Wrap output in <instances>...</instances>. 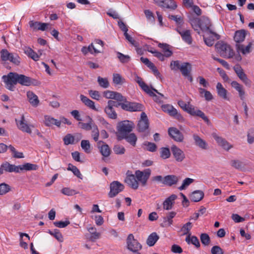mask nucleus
Wrapping results in <instances>:
<instances>
[{
  "mask_svg": "<svg viewBox=\"0 0 254 254\" xmlns=\"http://www.w3.org/2000/svg\"><path fill=\"white\" fill-rule=\"evenodd\" d=\"M135 81L138 83L141 89L144 91L145 93L148 94L149 96L153 97L154 100L156 102H160V100L158 97L154 93V92L159 95L160 96L163 97L164 95L159 93L156 89L153 87H150L148 86L142 80V79L136 75L135 78Z\"/></svg>",
  "mask_w": 254,
  "mask_h": 254,
  "instance_id": "1",
  "label": "nucleus"
},
{
  "mask_svg": "<svg viewBox=\"0 0 254 254\" xmlns=\"http://www.w3.org/2000/svg\"><path fill=\"white\" fill-rule=\"evenodd\" d=\"M200 29L208 35H212L216 39H219L220 36L215 31L210 19L206 17L201 18Z\"/></svg>",
  "mask_w": 254,
  "mask_h": 254,
  "instance_id": "2",
  "label": "nucleus"
},
{
  "mask_svg": "<svg viewBox=\"0 0 254 254\" xmlns=\"http://www.w3.org/2000/svg\"><path fill=\"white\" fill-rule=\"evenodd\" d=\"M217 52L221 56L225 58H231L234 55V52L231 46L223 42H218L215 45Z\"/></svg>",
  "mask_w": 254,
  "mask_h": 254,
  "instance_id": "3",
  "label": "nucleus"
},
{
  "mask_svg": "<svg viewBox=\"0 0 254 254\" xmlns=\"http://www.w3.org/2000/svg\"><path fill=\"white\" fill-rule=\"evenodd\" d=\"M18 74L10 72L7 75H3L2 78L5 83L6 88L10 91H14L15 85L18 83Z\"/></svg>",
  "mask_w": 254,
  "mask_h": 254,
  "instance_id": "4",
  "label": "nucleus"
},
{
  "mask_svg": "<svg viewBox=\"0 0 254 254\" xmlns=\"http://www.w3.org/2000/svg\"><path fill=\"white\" fill-rule=\"evenodd\" d=\"M133 126L134 124L128 120L120 122L117 127V130L121 135V137L130 132L132 130Z\"/></svg>",
  "mask_w": 254,
  "mask_h": 254,
  "instance_id": "5",
  "label": "nucleus"
},
{
  "mask_svg": "<svg viewBox=\"0 0 254 254\" xmlns=\"http://www.w3.org/2000/svg\"><path fill=\"white\" fill-rule=\"evenodd\" d=\"M127 249L132 252H137L142 249V245L130 234L127 239Z\"/></svg>",
  "mask_w": 254,
  "mask_h": 254,
  "instance_id": "6",
  "label": "nucleus"
},
{
  "mask_svg": "<svg viewBox=\"0 0 254 254\" xmlns=\"http://www.w3.org/2000/svg\"><path fill=\"white\" fill-rule=\"evenodd\" d=\"M110 189L108 195L109 197L113 198L124 190V186L119 181H115L110 184Z\"/></svg>",
  "mask_w": 254,
  "mask_h": 254,
  "instance_id": "7",
  "label": "nucleus"
},
{
  "mask_svg": "<svg viewBox=\"0 0 254 254\" xmlns=\"http://www.w3.org/2000/svg\"><path fill=\"white\" fill-rule=\"evenodd\" d=\"M151 175V170L150 169H146L143 171L140 170H136L135 172V177L137 182L141 183L143 186L146 185L148 179L149 178Z\"/></svg>",
  "mask_w": 254,
  "mask_h": 254,
  "instance_id": "8",
  "label": "nucleus"
},
{
  "mask_svg": "<svg viewBox=\"0 0 254 254\" xmlns=\"http://www.w3.org/2000/svg\"><path fill=\"white\" fill-rule=\"evenodd\" d=\"M184 111L192 116L200 117L207 123L209 122V119L203 112L200 110H195L194 107L192 105H190L189 103H188Z\"/></svg>",
  "mask_w": 254,
  "mask_h": 254,
  "instance_id": "9",
  "label": "nucleus"
},
{
  "mask_svg": "<svg viewBox=\"0 0 254 254\" xmlns=\"http://www.w3.org/2000/svg\"><path fill=\"white\" fill-rule=\"evenodd\" d=\"M184 111L192 116L200 117L207 123L209 122V119L203 112L200 110H195L194 107L192 105H190L189 103H188Z\"/></svg>",
  "mask_w": 254,
  "mask_h": 254,
  "instance_id": "10",
  "label": "nucleus"
},
{
  "mask_svg": "<svg viewBox=\"0 0 254 254\" xmlns=\"http://www.w3.org/2000/svg\"><path fill=\"white\" fill-rule=\"evenodd\" d=\"M162 110L168 114L170 116L173 117L179 121L183 120V116L178 112V111L169 104L163 105L161 107Z\"/></svg>",
  "mask_w": 254,
  "mask_h": 254,
  "instance_id": "11",
  "label": "nucleus"
},
{
  "mask_svg": "<svg viewBox=\"0 0 254 254\" xmlns=\"http://www.w3.org/2000/svg\"><path fill=\"white\" fill-rule=\"evenodd\" d=\"M149 127V122L147 117L144 112L141 114V119L137 124V129L139 132H145L148 131Z\"/></svg>",
  "mask_w": 254,
  "mask_h": 254,
  "instance_id": "12",
  "label": "nucleus"
},
{
  "mask_svg": "<svg viewBox=\"0 0 254 254\" xmlns=\"http://www.w3.org/2000/svg\"><path fill=\"white\" fill-rule=\"evenodd\" d=\"M154 2L159 6L172 10L175 9L177 5L173 0H153Z\"/></svg>",
  "mask_w": 254,
  "mask_h": 254,
  "instance_id": "13",
  "label": "nucleus"
},
{
  "mask_svg": "<svg viewBox=\"0 0 254 254\" xmlns=\"http://www.w3.org/2000/svg\"><path fill=\"white\" fill-rule=\"evenodd\" d=\"M212 136L215 140L218 145L223 148L224 149L229 150L232 147L231 145L225 138L219 136L216 133H213Z\"/></svg>",
  "mask_w": 254,
  "mask_h": 254,
  "instance_id": "14",
  "label": "nucleus"
},
{
  "mask_svg": "<svg viewBox=\"0 0 254 254\" xmlns=\"http://www.w3.org/2000/svg\"><path fill=\"white\" fill-rule=\"evenodd\" d=\"M15 122L17 127L22 131L26 132L28 133H31V129L30 128V126H29L25 119V117L23 115L21 117L20 120H18L15 119Z\"/></svg>",
  "mask_w": 254,
  "mask_h": 254,
  "instance_id": "15",
  "label": "nucleus"
},
{
  "mask_svg": "<svg viewBox=\"0 0 254 254\" xmlns=\"http://www.w3.org/2000/svg\"><path fill=\"white\" fill-rule=\"evenodd\" d=\"M233 69L239 78L245 84L250 83V80L247 75L244 71L243 69L240 64H236L233 67Z\"/></svg>",
  "mask_w": 254,
  "mask_h": 254,
  "instance_id": "16",
  "label": "nucleus"
},
{
  "mask_svg": "<svg viewBox=\"0 0 254 254\" xmlns=\"http://www.w3.org/2000/svg\"><path fill=\"white\" fill-rule=\"evenodd\" d=\"M169 135L177 142H182L184 140V136L182 133L176 127H170L168 129Z\"/></svg>",
  "mask_w": 254,
  "mask_h": 254,
  "instance_id": "17",
  "label": "nucleus"
},
{
  "mask_svg": "<svg viewBox=\"0 0 254 254\" xmlns=\"http://www.w3.org/2000/svg\"><path fill=\"white\" fill-rule=\"evenodd\" d=\"M29 25L30 27L32 28L34 31H45L48 28V25H49V24L47 23H42L40 22L35 21L33 20H30L29 22Z\"/></svg>",
  "mask_w": 254,
  "mask_h": 254,
  "instance_id": "18",
  "label": "nucleus"
},
{
  "mask_svg": "<svg viewBox=\"0 0 254 254\" xmlns=\"http://www.w3.org/2000/svg\"><path fill=\"white\" fill-rule=\"evenodd\" d=\"M26 96L29 102L32 107L36 108L39 106L40 104L39 98L33 91H28Z\"/></svg>",
  "mask_w": 254,
  "mask_h": 254,
  "instance_id": "19",
  "label": "nucleus"
},
{
  "mask_svg": "<svg viewBox=\"0 0 254 254\" xmlns=\"http://www.w3.org/2000/svg\"><path fill=\"white\" fill-rule=\"evenodd\" d=\"M176 30L180 34L183 40L185 42L189 45L191 44L192 37L190 30H182L181 29L177 28Z\"/></svg>",
  "mask_w": 254,
  "mask_h": 254,
  "instance_id": "20",
  "label": "nucleus"
},
{
  "mask_svg": "<svg viewBox=\"0 0 254 254\" xmlns=\"http://www.w3.org/2000/svg\"><path fill=\"white\" fill-rule=\"evenodd\" d=\"M231 85L239 93V95L242 100H244L246 96V93L242 85L236 81H233L231 83Z\"/></svg>",
  "mask_w": 254,
  "mask_h": 254,
  "instance_id": "21",
  "label": "nucleus"
},
{
  "mask_svg": "<svg viewBox=\"0 0 254 254\" xmlns=\"http://www.w3.org/2000/svg\"><path fill=\"white\" fill-rule=\"evenodd\" d=\"M17 170H18L17 173H18L23 171L37 170L38 168V166L36 164L27 163L17 166Z\"/></svg>",
  "mask_w": 254,
  "mask_h": 254,
  "instance_id": "22",
  "label": "nucleus"
},
{
  "mask_svg": "<svg viewBox=\"0 0 254 254\" xmlns=\"http://www.w3.org/2000/svg\"><path fill=\"white\" fill-rule=\"evenodd\" d=\"M252 45V42H249L246 46L243 44H237L236 48L238 52H241L243 55H247L251 52Z\"/></svg>",
  "mask_w": 254,
  "mask_h": 254,
  "instance_id": "23",
  "label": "nucleus"
},
{
  "mask_svg": "<svg viewBox=\"0 0 254 254\" xmlns=\"http://www.w3.org/2000/svg\"><path fill=\"white\" fill-rule=\"evenodd\" d=\"M140 61L145 65H146L150 69H151L153 72L154 74L157 76L159 77L160 75V73L159 72L158 70L155 66L153 63L151 62L148 58L141 57Z\"/></svg>",
  "mask_w": 254,
  "mask_h": 254,
  "instance_id": "24",
  "label": "nucleus"
},
{
  "mask_svg": "<svg viewBox=\"0 0 254 254\" xmlns=\"http://www.w3.org/2000/svg\"><path fill=\"white\" fill-rule=\"evenodd\" d=\"M177 198L176 194H172L163 202V208L165 210H170L175 203V200Z\"/></svg>",
  "mask_w": 254,
  "mask_h": 254,
  "instance_id": "25",
  "label": "nucleus"
},
{
  "mask_svg": "<svg viewBox=\"0 0 254 254\" xmlns=\"http://www.w3.org/2000/svg\"><path fill=\"white\" fill-rule=\"evenodd\" d=\"M125 182L133 189L136 190L138 188V183L134 175H128L125 179Z\"/></svg>",
  "mask_w": 254,
  "mask_h": 254,
  "instance_id": "26",
  "label": "nucleus"
},
{
  "mask_svg": "<svg viewBox=\"0 0 254 254\" xmlns=\"http://www.w3.org/2000/svg\"><path fill=\"white\" fill-rule=\"evenodd\" d=\"M246 35L247 31L244 29L236 31L234 34V40L237 44H239L245 40Z\"/></svg>",
  "mask_w": 254,
  "mask_h": 254,
  "instance_id": "27",
  "label": "nucleus"
},
{
  "mask_svg": "<svg viewBox=\"0 0 254 254\" xmlns=\"http://www.w3.org/2000/svg\"><path fill=\"white\" fill-rule=\"evenodd\" d=\"M44 124L47 127H51L55 125L58 127H60L61 125V121L58 120L50 116H45Z\"/></svg>",
  "mask_w": 254,
  "mask_h": 254,
  "instance_id": "28",
  "label": "nucleus"
},
{
  "mask_svg": "<svg viewBox=\"0 0 254 254\" xmlns=\"http://www.w3.org/2000/svg\"><path fill=\"white\" fill-rule=\"evenodd\" d=\"M179 178L177 176L173 175H169L165 176L163 184L168 186H172L177 184Z\"/></svg>",
  "mask_w": 254,
  "mask_h": 254,
  "instance_id": "29",
  "label": "nucleus"
},
{
  "mask_svg": "<svg viewBox=\"0 0 254 254\" xmlns=\"http://www.w3.org/2000/svg\"><path fill=\"white\" fill-rule=\"evenodd\" d=\"M18 83L24 86H30L33 83V80L30 77L18 74Z\"/></svg>",
  "mask_w": 254,
  "mask_h": 254,
  "instance_id": "30",
  "label": "nucleus"
},
{
  "mask_svg": "<svg viewBox=\"0 0 254 254\" xmlns=\"http://www.w3.org/2000/svg\"><path fill=\"white\" fill-rule=\"evenodd\" d=\"M230 165L236 169L243 171L245 168L247 164L242 160H231L230 162Z\"/></svg>",
  "mask_w": 254,
  "mask_h": 254,
  "instance_id": "31",
  "label": "nucleus"
},
{
  "mask_svg": "<svg viewBox=\"0 0 254 254\" xmlns=\"http://www.w3.org/2000/svg\"><path fill=\"white\" fill-rule=\"evenodd\" d=\"M191 64L188 62L181 63L180 71L183 76H188L191 71Z\"/></svg>",
  "mask_w": 254,
  "mask_h": 254,
  "instance_id": "32",
  "label": "nucleus"
},
{
  "mask_svg": "<svg viewBox=\"0 0 254 254\" xmlns=\"http://www.w3.org/2000/svg\"><path fill=\"white\" fill-rule=\"evenodd\" d=\"M193 138L194 140L195 145L199 148L202 149H206L207 148L208 144L206 142L201 138L198 135L195 134H193Z\"/></svg>",
  "mask_w": 254,
  "mask_h": 254,
  "instance_id": "33",
  "label": "nucleus"
},
{
  "mask_svg": "<svg viewBox=\"0 0 254 254\" xmlns=\"http://www.w3.org/2000/svg\"><path fill=\"white\" fill-rule=\"evenodd\" d=\"M204 192L200 190L193 191L190 195V199L192 201L198 202L204 197Z\"/></svg>",
  "mask_w": 254,
  "mask_h": 254,
  "instance_id": "34",
  "label": "nucleus"
},
{
  "mask_svg": "<svg viewBox=\"0 0 254 254\" xmlns=\"http://www.w3.org/2000/svg\"><path fill=\"white\" fill-rule=\"evenodd\" d=\"M2 169L3 172L4 171L8 173L14 172L17 173V166L13 164H10L7 162H5L1 164Z\"/></svg>",
  "mask_w": 254,
  "mask_h": 254,
  "instance_id": "35",
  "label": "nucleus"
},
{
  "mask_svg": "<svg viewBox=\"0 0 254 254\" xmlns=\"http://www.w3.org/2000/svg\"><path fill=\"white\" fill-rule=\"evenodd\" d=\"M81 101L87 107L91 108V109L98 111V109L96 108L94 102L91 100L90 99L85 96L83 95H80V96Z\"/></svg>",
  "mask_w": 254,
  "mask_h": 254,
  "instance_id": "36",
  "label": "nucleus"
},
{
  "mask_svg": "<svg viewBox=\"0 0 254 254\" xmlns=\"http://www.w3.org/2000/svg\"><path fill=\"white\" fill-rule=\"evenodd\" d=\"M216 89L218 95L222 98L224 100H229V98L227 97V91L223 87L222 84L220 82L217 83L216 85Z\"/></svg>",
  "mask_w": 254,
  "mask_h": 254,
  "instance_id": "37",
  "label": "nucleus"
},
{
  "mask_svg": "<svg viewBox=\"0 0 254 254\" xmlns=\"http://www.w3.org/2000/svg\"><path fill=\"white\" fill-rule=\"evenodd\" d=\"M171 151L176 159H184L185 157L184 152L176 145L171 147Z\"/></svg>",
  "mask_w": 254,
  "mask_h": 254,
  "instance_id": "38",
  "label": "nucleus"
},
{
  "mask_svg": "<svg viewBox=\"0 0 254 254\" xmlns=\"http://www.w3.org/2000/svg\"><path fill=\"white\" fill-rule=\"evenodd\" d=\"M88 122L87 123L79 122L78 123V127L86 131L90 130L92 129V127L95 124L92 119L90 117H88Z\"/></svg>",
  "mask_w": 254,
  "mask_h": 254,
  "instance_id": "39",
  "label": "nucleus"
},
{
  "mask_svg": "<svg viewBox=\"0 0 254 254\" xmlns=\"http://www.w3.org/2000/svg\"><path fill=\"white\" fill-rule=\"evenodd\" d=\"M159 239V236L156 232L152 233L147 239L146 244L149 247H152L155 244Z\"/></svg>",
  "mask_w": 254,
  "mask_h": 254,
  "instance_id": "40",
  "label": "nucleus"
},
{
  "mask_svg": "<svg viewBox=\"0 0 254 254\" xmlns=\"http://www.w3.org/2000/svg\"><path fill=\"white\" fill-rule=\"evenodd\" d=\"M121 138L126 139V141L132 146H135L137 138L134 133H128L121 137Z\"/></svg>",
  "mask_w": 254,
  "mask_h": 254,
  "instance_id": "41",
  "label": "nucleus"
},
{
  "mask_svg": "<svg viewBox=\"0 0 254 254\" xmlns=\"http://www.w3.org/2000/svg\"><path fill=\"white\" fill-rule=\"evenodd\" d=\"M158 46L162 50L166 58L170 57L173 55V52L170 50L169 45L168 44L159 43Z\"/></svg>",
  "mask_w": 254,
  "mask_h": 254,
  "instance_id": "42",
  "label": "nucleus"
},
{
  "mask_svg": "<svg viewBox=\"0 0 254 254\" xmlns=\"http://www.w3.org/2000/svg\"><path fill=\"white\" fill-rule=\"evenodd\" d=\"M104 112L109 118L114 120L117 118V114L114 108L107 106L104 109Z\"/></svg>",
  "mask_w": 254,
  "mask_h": 254,
  "instance_id": "43",
  "label": "nucleus"
},
{
  "mask_svg": "<svg viewBox=\"0 0 254 254\" xmlns=\"http://www.w3.org/2000/svg\"><path fill=\"white\" fill-rule=\"evenodd\" d=\"M142 147L144 150L150 152H154L157 149V146L155 143L148 141L144 142L142 144Z\"/></svg>",
  "mask_w": 254,
  "mask_h": 254,
  "instance_id": "44",
  "label": "nucleus"
},
{
  "mask_svg": "<svg viewBox=\"0 0 254 254\" xmlns=\"http://www.w3.org/2000/svg\"><path fill=\"white\" fill-rule=\"evenodd\" d=\"M198 91L200 96H202V95L204 94L203 97L206 101H209L212 100L213 95L210 91L206 90L204 88L201 87L198 88Z\"/></svg>",
  "mask_w": 254,
  "mask_h": 254,
  "instance_id": "45",
  "label": "nucleus"
},
{
  "mask_svg": "<svg viewBox=\"0 0 254 254\" xmlns=\"http://www.w3.org/2000/svg\"><path fill=\"white\" fill-rule=\"evenodd\" d=\"M25 53L35 61H37L39 59V56L30 48H26Z\"/></svg>",
  "mask_w": 254,
  "mask_h": 254,
  "instance_id": "46",
  "label": "nucleus"
},
{
  "mask_svg": "<svg viewBox=\"0 0 254 254\" xmlns=\"http://www.w3.org/2000/svg\"><path fill=\"white\" fill-rule=\"evenodd\" d=\"M190 23L195 31H198L200 29L201 19L197 17H192L190 19Z\"/></svg>",
  "mask_w": 254,
  "mask_h": 254,
  "instance_id": "47",
  "label": "nucleus"
},
{
  "mask_svg": "<svg viewBox=\"0 0 254 254\" xmlns=\"http://www.w3.org/2000/svg\"><path fill=\"white\" fill-rule=\"evenodd\" d=\"M91 130V136L92 137L93 140L97 142L98 141L99 137V130L97 126L95 124L92 127V129H90Z\"/></svg>",
  "mask_w": 254,
  "mask_h": 254,
  "instance_id": "48",
  "label": "nucleus"
},
{
  "mask_svg": "<svg viewBox=\"0 0 254 254\" xmlns=\"http://www.w3.org/2000/svg\"><path fill=\"white\" fill-rule=\"evenodd\" d=\"M48 233L52 236H54L59 242H63L64 241L63 237L60 230L58 229H54L53 231L49 230Z\"/></svg>",
  "mask_w": 254,
  "mask_h": 254,
  "instance_id": "49",
  "label": "nucleus"
},
{
  "mask_svg": "<svg viewBox=\"0 0 254 254\" xmlns=\"http://www.w3.org/2000/svg\"><path fill=\"white\" fill-rule=\"evenodd\" d=\"M64 144L66 145L69 144H73L75 143V138L73 135L70 133H68L63 138Z\"/></svg>",
  "mask_w": 254,
  "mask_h": 254,
  "instance_id": "50",
  "label": "nucleus"
},
{
  "mask_svg": "<svg viewBox=\"0 0 254 254\" xmlns=\"http://www.w3.org/2000/svg\"><path fill=\"white\" fill-rule=\"evenodd\" d=\"M100 151L102 155L105 157H108L111 151L109 146L106 144H103L100 147Z\"/></svg>",
  "mask_w": 254,
  "mask_h": 254,
  "instance_id": "51",
  "label": "nucleus"
},
{
  "mask_svg": "<svg viewBox=\"0 0 254 254\" xmlns=\"http://www.w3.org/2000/svg\"><path fill=\"white\" fill-rule=\"evenodd\" d=\"M67 170L72 171L73 174L75 176H76L77 178L80 179H82V175L81 174L79 169L76 166L71 164H69Z\"/></svg>",
  "mask_w": 254,
  "mask_h": 254,
  "instance_id": "52",
  "label": "nucleus"
},
{
  "mask_svg": "<svg viewBox=\"0 0 254 254\" xmlns=\"http://www.w3.org/2000/svg\"><path fill=\"white\" fill-rule=\"evenodd\" d=\"M81 147L85 152L87 153L91 152V145L89 140H82L81 142Z\"/></svg>",
  "mask_w": 254,
  "mask_h": 254,
  "instance_id": "53",
  "label": "nucleus"
},
{
  "mask_svg": "<svg viewBox=\"0 0 254 254\" xmlns=\"http://www.w3.org/2000/svg\"><path fill=\"white\" fill-rule=\"evenodd\" d=\"M113 76V81L115 84L122 85L125 82V79L120 74L114 73Z\"/></svg>",
  "mask_w": 254,
  "mask_h": 254,
  "instance_id": "54",
  "label": "nucleus"
},
{
  "mask_svg": "<svg viewBox=\"0 0 254 254\" xmlns=\"http://www.w3.org/2000/svg\"><path fill=\"white\" fill-rule=\"evenodd\" d=\"M9 59L8 61H10L13 64L18 65L20 63V58L15 53H11V55L9 57Z\"/></svg>",
  "mask_w": 254,
  "mask_h": 254,
  "instance_id": "55",
  "label": "nucleus"
},
{
  "mask_svg": "<svg viewBox=\"0 0 254 254\" xmlns=\"http://www.w3.org/2000/svg\"><path fill=\"white\" fill-rule=\"evenodd\" d=\"M11 190L10 187L9 185L2 183L0 184V195H2L8 192Z\"/></svg>",
  "mask_w": 254,
  "mask_h": 254,
  "instance_id": "56",
  "label": "nucleus"
},
{
  "mask_svg": "<svg viewBox=\"0 0 254 254\" xmlns=\"http://www.w3.org/2000/svg\"><path fill=\"white\" fill-rule=\"evenodd\" d=\"M192 227V223L190 222H189L186 224H185L182 227L181 231L183 232V235H188L189 234H191L190 232V230Z\"/></svg>",
  "mask_w": 254,
  "mask_h": 254,
  "instance_id": "57",
  "label": "nucleus"
},
{
  "mask_svg": "<svg viewBox=\"0 0 254 254\" xmlns=\"http://www.w3.org/2000/svg\"><path fill=\"white\" fill-rule=\"evenodd\" d=\"M176 213L174 211H171L168 213L166 217H164V222L168 223V226H171L173 224L172 219L176 216Z\"/></svg>",
  "mask_w": 254,
  "mask_h": 254,
  "instance_id": "58",
  "label": "nucleus"
},
{
  "mask_svg": "<svg viewBox=\"0 0 254 254\" xmlns=\"http://www.w3.org/2000/svg\"><path fill=\"white\" fill-rule=\"evenodd\" d=\"M8 148L10 149V150L11 151V152L12 154V156L14 158H22L25 157V156L23 155V154L22 152L17 151L15 149V148L12 145H9L8 146Z\"/></svg>",
  "mask_w": 254,
  "mask_h": 254,
  "instance_id": "59",
  "label": "nucleus"
},
{
  "mask_svg": "<svg viewBox=\"0 0 254 254\" xmlns=\"http://www.w3.org/2000/svg\"><path fill=\"white\" fill-rule=\"evenodd\" d=\"M201 243L204 246H208L210 243V238L206 233H202L200 236Z\"/></svg>",
  "mask_w": 254,
  "mask_h": 254,
  "instance_id": "60",
  "label": "nucleus"
},
{
  "mask_svg": "<svg viewBox=\"0 0 254 254\" xmlns=\"http://www.w3.org/2000/svg\"><path fill=\"white\" fill-rule=\"evenodd\" d=\"M194 182V180L189 178H186L183 182L182 186L178 188L180 190H185L190 184Z\"/></svg>",
  "mask_w": 254,
  "mask_h": 254,
  "instance_id": "61",
  "label": "nucleus"
},
{
  "mask_svg": "<svg viewBox=\"0 0 254 254\" xmlns=\"http://www.w3.org/2000/svg\"><path fill=\"white\" fill-rule=\"evenodd\" d=\"M117 57L122 63H127L130 60V58L128 55H125L120 52H117Z\"/></svg>",
  "mask_w": 254,
  "mask_h": 254,
  "instance_id": "62",
  "label": "nucleus"
},
{
  "mask_svg": "<svg viewBox=\"0 0 254 254\" xmlns=\"http://www.w3.org/2000/svg\"><path fill=\"white\" fill-rule=\"evenodd\" d=\"M131 105L130 112L141 111L143 110V106L141 104L135 102H132Z\"/></svg>",
  "mask_w": 254,
  "mask_h": 254,
  "instance_id": "63",
  "label": "nucleus"
},
{
  "mask_svg": "<svg viewBox=\"0 0 254 254\" xmlns=\"http://www.w3.org/2000/svg\"><path fill=\"white\" fill-rule=\"evenodd\" d=\"M98 82L99 85L104 88H107L109 86V81L106 78H103L99 76L98 77Z\"/></svg>",
  "mask_w": 254,
  "mask_h": 254,
  "instance_id": "64",
  "label": "nucleus"
}]
</instances>
